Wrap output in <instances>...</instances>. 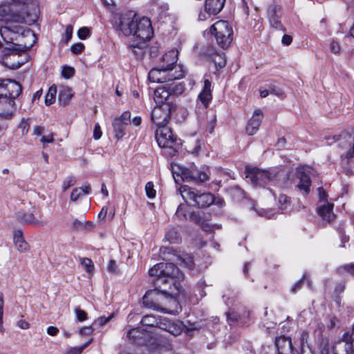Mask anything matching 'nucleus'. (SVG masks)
Here are the masks:
<instances>
[{"label":"nucleus","mask_w":354,"mask_h":354,"mask_svg":"<svg viewBox=\"0 0 354 354\" xmlns=\"http://www.w3.org/2000/svg\"><path fill=\"white\" fill-rule=\"evenodd\" d=\"M28 16L26 9L22 6L19 10L14 3L3 4L0 6V20H4L8 23V26L1 28V34L3 36L9 32L21 35L31 34L32 31L29 28H25L20 25L15 24L26 23V18Z\"/></svg>","instance_id":"1"},{"label":"nucleus","mask_w":354,"mask_h":354,"mask_svg":"<svg viewBox=\"0 0 354 354\" xmlns=\"http://www.w3.org/2000/svg\"><path fill=\"white\" fill-rule=\"evenodd\" d=\"M165 286L148 290L142 298L145 306L165 313H173L172 308H176L178 302L174 296L172 289H167Z\"/></svg>","instance_id":"2"},{"label":"nucleus","mask_w":354,"mask_h":354,"mask_svg":"<svg viewBox=\"0 0 354 354\" xmlns=\"http://www.w3.org/2000/svg\"><path fill=\"white\" fill-rule=\"evenodd\" d=\"M180 192L184 201L194 207H207L215 201V198L211 193L201 192L196 189L187 185L180 187Z\"/></svg>","instance_id":"3"},{"label":"nucleus","mask_w":354,"mask_h":354,"mask_svg":"<svg viewBox=\"0 0 354 354\" xmlns=\"http://www.w3.org/2000/svg\"><path fill=\"white\" fill-rule=\"evenodd\" d=\"M155 137L159 147L168 150L167 153L169 156L176 155L180 140L174 137L169 127L166 126L156 128Z\"/></svg>","instance_id":"4"},{"label":"nucleus","mask_w":354,"mask_h":354,"mask_svg":"<svg viewBox=\"0 0 354 354\" xmlns=\"http://www.w3.org/2000/svg\"><path fill=\"white\" fill-rule=\"evenodd\" d=\"M210 32L219 47L226 49L230 46L233 39V30L227 21H217L212 25Z\"/></svg>","instance_id":"5"},{"label":"nucleus","mask_w":354,"mask_h":354,"mask_svg":"<svg viewBox=\"0 0 354 354\" xmlns=\"http://www.w3.org/2000/svg\"><path fill=\"white\" fill-rule=\"evenodd\" d=\"M185 71L182 66L175 68V71L168 70L165 68V65H160V67L152 68L149 74L148 78L152 82L163 83L174 80H179L184 77Z\"/></svg>","instance_id":"6"},{"label":"nucleus","mask_w":354,"mask_h":354,"mask_svg":"<svg viewBox=\"0 0 354 354\" xmlns=\"http://www.w3.org/2000/svg\"><path fill=\"white\" fill-rule=\"evenodd\" d=\"M176 109V104L166 103L162 106H156L151 111V122L157 127H166L171 115Z\"/></svg>","instance_id":"7"},{"label":"nucleus","mask_w":354,"mask_h":354,"mask_svg":"<svg viewBox=\"0 0 354 354\" xmlns=\"http://www.w3.org/2000/svg\"><path fill=\"white\" fill-rule=\"evenodd\" d=\"M246 178H248L254 187H265L268 183L272 182L277 176L266 170L257 167L245 168Z\"/></svg>","instance_id":"8"},{"label":"nucleus","mask_w":354,"mask_h":354,"mask_svg":"<svg viewBox=\"0 0 354 354\" xmlns=\"http://www.w3.org/2000/svg\"><path fill=\"white\" fill-rule=\"evenodd\" d=\"M153 31L151 21L147 17H142L136 20L135 31L133 36L140 40V43H145L149 41L153 37Z\"/></svg>","instance_id":"9"},{"label":"nucleus","mask_w":354,"mask_h":354,"mask_svg":"<svg viewBox=\"0 0 354 354\" xmlns=\"http://www.w3.org/2000/svg\"><path fill=\"white\" fill-rule=\"evenodd\" d=\"M136 20V13L133 11H127L120 15L117 27L124 35H132L133 32L135 31Z\"/></svg>","instance_id":"10"},{"label":"nucleus","mask_w":354,"mask_h":354,"mask_svg":"<svg viewBox=\"0 0 354 354\" xmlns=\"http://www.w3.org/2000/svg\"><path fill=\"white\" fill-rule=\"evenodd\" d=\"M162 269L164 270L163 276L169 280V282L166 283L165 285H169L170 289L178 290V286L174 279H176L178 281L183 280L184 279L183 274L178 267L171 263L164 262Z\"/></svg>","instance_id":"11"},{"label":"nucleus","mask_w":354,"mask_h":354,"mask_svg":"<svg viewBox=\"0 0 354 354\" xmlns=\"http://www.w3.org/2000/svg\"><path fill=\"white\" fill-rule=\"evenodd\" d=\"M181 178L185 181H192L196 183H201L209 180V174L195 167L179 168Z\"/></svg>","instance_id":"12"},{"label":"nucleus","mask_w":354,"mask_h":354,"mask_svg":"<svg viewBox=\"0 0 354 354\" xmlns=\"http://www.w3.org/2000/svg\"><path fill=\"white\" fill-rule=\"evenodd\" d=\"M354 337L352 333H345L342 339L335 342L333 346V354H353L354 351Z\"/></svg>","instance_id":"13"},{"label":"nucleus","mask_w":354,"mask_h":354,"mask_svg":"<svg viewBox=\"0 0 354 354\" xmlns=\"http://www.w3.org/2000/svg\"><path fill=\"white\" fill-rule=\"evenodd\" d=\"M0 88L3 91L1 93L13 100L19 97L22 92L21 85L16 82L10 79L1 80L0 79Z\"/></svg>","instance_id":"14"},{"label":"nucleus","mask_w":354,"mask_h":354,"mask_svg":"<svg viewBox=\"0 0 354 354\" xmlns=\"http://www.w3.org/2000/svg\"><path fill=\"white\" fill-rule=\"evenodd\" d=\"M267 13L270 26L276 30L284 32L286 29L280 19L281 17V7L273 2L269 5Z\"/></svg>","instance_id":"15"},{"label":"nucleus","mask_w":354,"mask_h":354,"mask_svg":"<svg viewBox=\"0 0 354 354\" xmlns=\"http://www.w3.org/2000/svg\"><path fill=\"white\" fill-rule=\"evenodd\" d=\"M15 111V100L0 93V116L3 118L10 119Z\"/></svg>","instance_id":"16"},{"label":"nucleus","mask_w":354,"mask_h":354,"mask_svg":"<svg viewBox=\"0 0 354 354\" xmlns=\"http://www.w3.org/2000/svg\"><path fill=\"white\" fill-rule=\"evenodd\" d=\"M212 82L208 79H205L202 91L198 96L197 103L203 109H207L212 100Z\"/></svg>","instance_id":"17"},{"label":"nucleus","mask_w":354,"mask_h":354,"mask_svg":"<svg viewBox=\"0 0 354 354\" xmlns=\"http://www.w3.org/2000/svg\"><path fill=\"white\" fill-rule=\"evenodd\" d=\"M163 266L164 262L159 263L155 265L149 271V274L151 277H156L155 279L153 280V283L154 287L156 288H162V285H165L166 283L169 282V280L165 279V277L163 276Z\"/></svg>","instance_id":"18"},{"label":"nucleus","mask_w":354,"mask_h":354,"mask_svg":"<svg viewBox=\"0 0 354 354\" xmlns=\"http://www.w3.org/2000/svg\"><path fill=\"white\" fill-rule=\"evenodd\" d=\"M263 118V114L261 110L254 111L252 118L248 122V124H247V126L245 128L246 133L248 135L252 136L257 132V131L261 124Z\"/></svg>","instance_id":"19"},{"label":"nucleus","mask_w":354,"mask_h":354,"mask_svg":"<svg viewBox=\"0 0 354 354\" xmlns=\"http://www.w3.org/2000/svg\"><path fill=\"white\" fill-rule=\"evenodd\" d=\"M153 100L157 106H162L163 104H174L171 100V93L165 86H160L154 91Z\"/></svg>","instance_id":"20"},{"label":"nucleus","mask_w":354,"mask_h":354,"mask_svg":"<svg viewBox=\"0 0 354 354\" xmlns=\"http://www.w3.org/2000/svg\"><path fill=\"white\" fill-rule=\"evenodd\" d=\"M275 346L279 354H292L293 346L291 339L286 336H280L275 339Z\"/></svg>","instance_id":"21"},{"label":"nucleus","mask_w":354,"mask_h":354,"mask_svg":"<svg viewBox=\"0 0 354 354\" xmlns=\"http://www.w3.org/2000/svg\"><path fill=\"white\" fill-rule=\"evenodd\" d=\"M178 51L176 49H171L166 52L162 57L160 64L165 65V68H167L168 70H172V72L175 71V68L179 65H174L178 59Z\"/></svg>","instance_id":"22"},{"label":"nucleus","mask_w":354,"mask_h":354,"mask_svg":"<svg viewBox=\"0 0 354 354\" xmlns=\"http://www.w3.org/2000/svg\"><path fill=\"white\" fill-rule=\"evenodd\" d=\"M296 176L299 180L297 187L301 191H304L306 194H308L310 192L311 181L310 176L306 173L305 169L304 167H298L296 171Z\"/></svg>","instance_id":"23"},{"label":"nucleus","mask_w":354,"mask_h":354,"mask_svg":"<svg viewBox=\"0 0 354 354\" xmlns=\"http://www.w3.org/2000/svg\"><path fill=\"white\" fill-rule=\"evenodd\" d=\"M210 217V214H208L207 216L203 217L200 215L199 212L193 211L189 214L188 218L191 221L198 225L203 229V230L207 232L211 230V226L207 223Z\"/></svg>","instance_id":"24"},{"label":"nucleus","mask_w":354,"mask_h":354,"mask_svg":"<svg viewBox=\"0 0 354 354\" xmlns=\"http://www.w3.org/2000/svg\"><path fill=\"white\" fill-rule=\"evenodd\" d=\"M17 220L23 224H33L35 225H45L46 223L43 221L36 219L32 213H26L19 212L16 214Z\"/></svg>","instance_id":"25"},{"label":"nucleus","mask_w":354,"mask_h":354,"mask_svg":"<svg viewBox=\"0 0 354 354\" xmlns=\"http://www.w3.org/2000/svg\"><path fill=\"white\" fill-rule=\"evenodd\" d=\"M13 241L16 249L20 252H26L28 250V244L24 240L23 232L21 230L13 231Z\"/></svg>","instance_id":"26"},{"label":"nucleus","mask_w":354,"mask_h":354,"mask_svg":"<svg viewBox=\"0 0 354 354\" xmlns=\"http://www.w3.org/2000/svg\"><path fill=\"white\" fill-rule=\"evenodd\" d=\"M333 209V205L326 203L317 208V213L324 220L330 222L335 218Z\"/></svg>","instance_id":"27"},{"label":"nucleus","mask_w":354,"mask_h":354,"mask_svg":"<svg viewBox=\"0 0 354 354\" xmlns=\"http://www.w3.org/2000/svg\"><path fill=\"white\" fill-rule=\"evenodd\" d=\"M225 2V0H206L205 9H207L208 12L212 13L213 15H216L221 11Z\"/></svg>","instance_id":"28"},{"label":"nucleus","mask_w":354,"mask_h":354,"mask_svg":"<svg viewBox=\"0 0 354 354\" xmlns=\"http://www.w3.org/2000/svg\"><path fill=\"white\" fill-rule=\"evenodd\" d=\"M28 47L26 46H19V48H11V49H8V53H5V56L6 57L3 58V62L4 64L8 66L10 68H12V69H16V68H18L21 66V64H20L19 62H18L17 64H12L11 66H8V63H7V56H12V57H15L16 55H18L19 52H24L27 50Z\"/></svg>","instance_id":"29"},{"label":"nucleus","mask_w":354,"mask_h":354,"mask_svg":"<svg viewBox=\"0 0 354 354\" xmlns=\"http://www.w3.org/2000/svg\"><path fill=\"white\" fill-rule=\"evenodd\" d=\"M73 96V92L71 88L66 86L62 87L59 89V101L62 105L66 106L69 102Z\"/></svg>","instance_id":"30"},{"label":"nucleus","mask_w":354,"mask_h":354,"mask_svg":"<svg viewBox=\"0 0 354 354\" xmlns=\"http://www.w3.org/2000/svg\"><path fill=\"white\" fill-rule=\"evenodd\" d=\"M189 203L185 202V203L180 204L176 212V216L177 218L182 221H186L188 219L189 215L191 213L189 208Z\"/></svg>","instance_id":"31"},{"label":"nucleus","mask_w":354,"mask_h":354,"mask_svg":"<svg viewBox=\"0 0 354 354\" xmlns=\"http://www.w3.org/2000/svg\"><path fill=\"white\" fill-rule=\"evenodd\" d=\"M341 142L339 145H345L344 147H351L348 151L346 153L345 158L347 159H351L354 156V138L349 136L348 139L346 137H344L340 139Z\"/></svg>","instance_id":"32"},{"label":"nucleus","mask_w":354,"mask_h":354,"mask_svg":"<svg viewBox=\"0 0 354 354\" xmlns=\"http://www.w3.org/2000/svg\"><path fill=\"white\" fill-rule=\"evenodd\" d=\"M183 330V324L180 322H171L167 332L174 336L179 335Z\"/></svg>","instance_id":"33"},{"label":"nucleus","mask_w":354,"mask_h":354,"mask_svg":"<svg viewBox=\"0 0 354 354\" xmlns=\"http://www.w3.org/2000/svg\"><path fill=\"white\" fill-rule=\"evenodd\" d=\"M113 126L115 133V137L118 139L122 138L125 134L124 127L126 125L122 122L121 120H115L113 123Z\"/></svg>","instance_id":"34"},{"label":"nucleus","mask_w":354,"mask_h":354,"mask_svg":"<svg viewBox=\"0 0 354 354\" xmlns=\"http://www.w3.org/2000/svg\"><path fill=\"white\" fill-rule=\"evenodd\" d=\"M158 319L159 317H157L153 315H146L142 317L141 323L143 326L156 327L158 325Z\"/></svg>","instance_id":"35"},{"label":"nucleus","mask_w":354,"mask_h":354,"mask_svg":"<svg viewBox=\"0 0 354 354\" xmlns=\"http://www.w3.org/2000/svg\"><path fill=\"white\" fill-rule=\"evenodd\" d=\"M57 94V88L55 86H51L45 96V104L50 106L55 101V96Z\"/></svg>","instance_id":"36"},{"label":"nucleus","mask_w":354,"mask_h":354,"mask_svg":"<svg viewBox=\"0 0 354 354\" xmlns=\"http://www.w3.org/2000/svg\"><path fill=\"white\" fill-rule=\"evenodd\" d=\"M165 238L171 243H177L180 241V234L176 229L169 230L166 233Z\"/></svg>","instance_id":"37"},{"label":"nucleus","mask_w":354,"mask_h":354,"mask_svg":"<svg viewBox=\"0 0 354 354\" xmlns=\"http://www.w3.org/2000/svg\"><path fill=\"white\" fill-rule=\"evenodd\" d=\"M308 274L307 273H304L301 279H300L292 288L291 291L292 292H296L299 290H300L302 287V285L305 280L307 281V283L309 288H311V281L308 279Z\"/></svg>","instance_id":"38"},{"label":"nucleus","mask_w":354,"mask_h":354,"mask_svg":"<svg viewBox=\"0 0 354 354\" xmlns=\"http://www.w3.org/2000/svg\"><path fill=\"white\" fill-rule=\"evenodd\" d=\"M290 205V198L285 195L280 194L278 198V205L281 210H285Z\"/></svg>","instance_id":"39"},{"label":"nucleus","mask_w":354,"mask_h":354,"mask_svg":"<svg viewBox=\"0 0 354 354\" xmlns=\"http://www.w3.org/2000/svg\"><path fill=\"white\" fill-rule=\"evenodd\" d=\"M212 61L215 64L216 68H222L226 64L225 53L218 54L212 58Z\"/></svg>","instance_id":"40"},{"label":"nucleus","mask_w":354,"mask_h":354,"mask_svg":"<svg viewBox=\"0 0 354 354\" xmlns=\"http://www.w3.org/2000/svg\"><path fill=\"white\" fill-rule=\"evenodd\" d=\"M168 90L170 91L171 95H178L183 93V92L185 90V85L183 84L182 83H178V84L173 83L169 86Z\"/></svg>","instance_id":"41"},{"label":"nucleus","mask_w":354,"mask_h":354,"mask_svg":"<svg viewBox=\"0 0 354 354\" xmlns=\"http://www.w3.org/2000/svg\"><path fill=\"white\" fill-rule=\"evenodd\" d=\"M107 216L110 219H112L114 216V212L112 210L109 212L108 207H103L98 214V218L100 220H104Z\"/></svg>","instance_id":"42"},{"label":"nucleus","mask_w":354,"mask_h":354,"mask_svg":"<svg viewBox=\"0 0 354 354\" xmlns=\"http://www.w3.org/2000/svg\"><path fill=\"white\" fill-rule=\"evenodd\" d=\"M81 264L84 268L86 272L91 273L93 272L94 266L91 259L84 258L81 260Z\"/></svg>","instance_id":"43"},{"label":"nucleus","mask_w":354,"mask_h":354,"mask_svg":"<svg viewBox=\"0 0 354 354\" xmlns=\"http://www.w3.org/2000/svg\"><path fill=\"white\" fill-rule=\"evenodd\" d=\"M268 90L270 94L274 95L278 97L283 96L284 93L283 90L277 84H271L268 87Z\"/></svg>","instance_id":"44"},{"label":"nucleus","mask_w":354,"mask_h":354,"mask_svg":"<svg viewBox=\"0 0 354 354\" xmlns=\"http://www.w3.org/2000/svg\"><path fill=\"white\" fill-rule=\"evenodd\" d=\"M142 43H140V41L136 44H131L129 48L131 50L133 55L137 57H142L144 54L143 48L140 46V44Z\"/></svg>","instance_id":"45"},{"label":"nucleus","mask_w":354,"mask_h":354,"mask_svg":"<svg viewBox=\"0 0 354 354\" xmlns=\"http://www.w3.org/2000/svg\"><path fill=\"white\" fill-rule=\"evenodd\" d=\"M146 194L149 198H153L156 196V190L153 188V184L152 182L147 183L145 185Z\"/></svg>","instance_id":"46"},{"label":"nucleus","mask_w":354,"mask_h":354,"mask_svg":"<svg viewBox=\"0 0 354 354\" xmlns=\"http://www.w3.org/2000/svg\"><path fill=\"white\" fill-rule=\"evenodd\" d=\"M180 260L183 263L185 267L189 269H192L194 266L193 259L190 255L185 254L180 257Z\"/></svg>","instance_id":"47"},{"label":"nucleus","mask_w":354,"mask_h":354,"mask_svg":"<svg viewBox=\"0 0 354 354\" xmlns=\"http://www.w3.org/2000/svg\"><path fill=\"white\" fill-rule=\"evenodd\" d=\"M91 342V340L82 346L70 348L66 351V354H80L83 350L90 344Z\"/></svg>","instance_id":"48"},{"label":"nucleus","mask_w":354,"mask_h":354,"mask_svg":"<svg viewBox=\"0 0 354 354\" xmlns=\"http://www.w3.org/2000/svg\"><path fill=\"white\" fill-rule=\"evenodd\" d=\"M171 321L167 319V318H159L158 321L157 328H159L162 330L167 331L169 326L170 325Z\"/></svg>","instance_id":"49"},{"label":"nucleus","mask_w":354,"mask_h":354,"mask_svg":"<svg viewBox=\"0 0 354 354\" xmlns=\"http://www.w3.org/2000/svg\"><path fill=\"white\" fill-rule=\"evenodd\" d=\"M75 74V69L71 66H65L63 67L62 75L64 77L69 79Z\"/></svg>","instance_id":"50"},{"label":"nucleus","mask_w":354,"mask_h":354,"mask_svg":"<svg viewBox=\"0 0 354 354\" xmlns=\"http://www.w3.org/2000/svg\"><path fill=\"white\" fill-rule=\"evenodd\" d=\"M76 183V180L74 177L67 178L62 184V189L64 192L66 191L70 187L74 185Z\"/></svg>","instance_id":"51"},{"label":"nucleus","mask_w":354,"mask_h":354,"mask_svg":"<svg viewBox=\"0 0 354 354\" xmlns=\"http://www.w3.org/2000/svg\"><path fill=\"white\" fill-rule=\"evenodd\" d=\"M75 313L77 319L80 322L85 321L87 319L86 313L85 311H84L83 310L80 309V308H76L75 309Z\"/></svg>","instance_id":"52"},{"label":"nucleus","mask_w":354,"mask_h":354,"mask_svg":"<svg viewBox=\"0 0 354 354\" xmlns=\"http://www.w3.org/2000/svg\"><path fill=\"white\" fill-rule=\"evenodd\" d=\"M83 194V191L80 188H75L73 189L71 194V200L72 201H76Z\"/></svg>","instance_id":"53"},{"label":"nucleus","mask_w":354,"mask_h":354,"mask_svg":"<svg viewBox=\"0 0 354 354\" xmlns=\"http://www.w3.org/2000/svg\"><path fill=\"white\" fill-rule=\"evenodd\" d=\"M77 35L80 39H85L89 35V29L87 27H82L79 29Z\"/></svg>","instance_id":"54"},{"label":"nucleus","mask_w":354,"mask_h":354,"mask_svg":"<svg viewBox=\"0 0 354 354\" xmlns=\"http://www.w3.org/2000/svg\"><path fill=\"white\" fill-rule=\"evenodd\" d=\"M84 48V46L82 43H77V44L72 45L71 50L73 53L78 54L82 51Z\"/></svg>","instance_id":"55"},{"label":"nucleus","mask_w":354,"mask_h":354,"mask_svg":"<svg viewBox=\"0 0 354 354\" xmlns=\"http://www.w3.org/2000/svg\"><path fill=\"white\" fill-rule=\"evenodd\" d=\"M107 270L111 273H117L118 270V265L114 260H110L107 266Z\"/></svg>","instance_id":"56"},{"label":"nucleus","mask_w":354,"mask_h":354,"mask_svg":"<svg viewBox=\"0 0 354 354\" xmlns=\"http://www.w3.org/2000/svg\"><path fill=\"white\" fill-rule=\"evenodd\" d=\"M319 199L320 202L327 203V194L322 187L318 188Z\"/></svg>","instance_id":"57"},{"label":"nucleus","mask_w":354,"mask_h":354,"mask_svg":"<svg viewBox=\"0 0 354 354\" xmlns=\"http://www.w3.org/2000/svg\"><path fill=\"white\" fill-rule=\"evenodd\" d=\"M339 269L354 276V263L344 265Z\"/></svg>","instance_id":"58"},{"label":"nucleus","mask_w":354,"mask_h":354,"mask_svg":"<svg viewBox=\"0 0 354 354\" xmlns=\"http://www.w3.org/2000/svg\"><path fill=\"white\" fill-rule=\"evenodd\" d=\"M130 118H131L130 112L125 111L122 114L120 118H118V120H121L122 122H123L125 125H127V124H128V123H129L131 122Z\"/></svg>","instance_id":"59"},{"label":"nucleus","mask_w":354,"mask_h":354,"mask_svg":"<svg viewBox=\"0 0 354 354\" xmlns=\"http://www.w3.org/2000/svg\"><path fill=\"white\" fill-rule=\"evenodd\" d=\"M330 50L333 53H339L340 52V46L338 42L332 41L330 44Z\"/></svg>","instance_id":"60"},{"label":"nucleus","mask_w":354,"mask_h":354,"mask_svg":"<svg viewBox=\"0 0 354 354\" xmlns=\"http://www.w3.org/2000/svg\"><path fill=\"white\" fill-rule=\"evenodd\" d=\"M112 317H113V315H111L107 317L105 316L100 317L97 320H95V323L100 326H103V325L106 324L112 318Z\"/></svg>","instance_id":"61"},{"label":"nucleus","mask_w":354,"mask_h":354,"mask_svg":"<svg viewBox=\"0 0 354 354\" xmlns=\"http://www.w3.org/2000/svg\"><path fill=\"white\" fill-rule=\"evenodd\" d=\"M102 136V131L100 126L98 123L95 124L93 131V138L95 140H99Z\"/></svg>","instance_id":"62"},{"label":"nucleus","mask_w":354,"mask_h":354,"mask_svg":"<svg viewBox=\"0 0 354 354\" xmlns=\"http://www.w3.org/2000/svg\"><path fill=\"white\" fill-rule=\"evenodd\" d=\"M211 15H213L212 13L208 12L207 9L205 8L204 11H201L198 15V19L201 21H205L207 19L209 18Z\"/></svg>","instance_id":"63"},{"label":"nucleus","mask_w":354,"mask_h":354,"mask_svg":"<svg viewBox=\"0 0 354 354\" xmlns=\"http://www.w3.org/2000/svg\"><path fill=\"white\" fill-rule=\"evenodd\" d=\"M84 223V221H80L78 219H75L71 223V227L73 230H78L81 228Z\"/></svg>","instance_id":"64"}]
</instances>
